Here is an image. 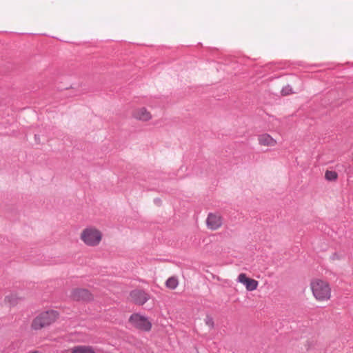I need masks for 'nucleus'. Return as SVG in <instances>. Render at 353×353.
I'll return each instance as SVG.
<instances>
[{
    "label": "nucleus",
    "mask_w": 353,
    "mask_h": 353,
    "mask_svg": "<svg viewBox=\"0 0 353 353\" xmlns=\"http://www.w3.org/2000/svg\"><path fill=\"white\" fill-rule=\"evenodd\" d=\"M59 317L60 314L57 310L50 309L42 311L33 318L30 327L34 331L41 330L56 323Z\"/></svg>",
    "instance_id": "f257e3e1"
},
{
    "label": "nucleus",
    "mask_w": 353,
    "mask_h": 353,
    "mask_svg": "<svg viewBox=\"0 0 353 353\" xmlns=\"http://www.w3.org/2000/svg\"><path fill=\"white\" fill-rule=\"evenodd\" d=\"M79 238L86 246L94 248L101 243L103 233L97 227L90 225L81 230Z\"/></svg>",
    "instance_id": "f03ea898"
},
{
    "label": "nucleus",
    "mask_w": 353,
    "mask_h": 353,
    "mask_svg": "<svg viewBox=\"0 0 353 353\" xmlns=\"http://www.w3.org/2000/svg\"><path fill=\"white\" fill-rule=\"evenodd\" d=\"M310 288L314 298L319 301H326L331 298V288L329 283L320 279H312Z\"/></svg>",
    "instance_id": "7ed1b4c3"
},
{
    "label": "nucleus",
    "mask_w": 353,
    "mask_h": 353,
    "mask_svg": "<svg viewBox=\"0 0 353 353\" xmlns=\"http://www.w3.org/2000/svg\"><path fill=\"white\" fill-rule=\"evenodd\" d=\"M128 323L135 329L148 332L152 329V322L139 313H133L128 319Z\"/></svg>",
    "instance_id": "20e7f679"
},
{
    "label": "nucleus",
    "mask_w": 353,
    "mask_h": 353,
    "mask_svg": "<svg viewBox=\"0 0 353 353\" xmlns=\"http://www.w3.org/2000/svg\"><path fill=\"white\" fill-rule=\"evenodd\" d=\"M70 299L74 301L90 303L94 301V294L88 289L75 288L70 292Z\"/></svg>",
    "instance_id": "39448f33"
},
{
    "label": "nucleus",
    "mask_w": 353,
    "mask_h": 353,
    "mask_svg": "<svg viewBox=\"0 0 353 353\" xmlns=\"http://www.w3.org/2000/svg\"><path fill=\"white\" fill-rule=\"evenodd\" d=\"M150 299V296L141 289H134L132 290L128 296L130 303L141 306Z\"/></svg>",
    "instance_id": "423d86ee"
},
{
    "label": "nucleus",
    "mask_w": 353,
    "mask_h": 353,
    "mask_svg": "<svg viewBox=\"0 0 353 353\" xmlns=\"http://www.w3.org/2000/svg\"><path fill=\"white\" fill-rule=\"evenodd\" d=\"M206 226L209 230H216L223 225V217L218 213L210 212L206 219Z\"/></svg>",
    "instance_id": "0eeeda50"
},
{
    "label": "nucleus",
    "mask_w": 353,
    "mask_h": 353,
    "mask_svg": "<svg viewBox=\"0 0 353 353\" xmlns=\"http://www.w3.org/2000/svg\"><path fill=\"white\" fill-rule=\"evenodd\" d=\"M132 117L133 119L146 122L152 118V115L145 107H139L134 108L132 112Z\"/></svg>",
    "instance_id": "6e6552de"
},
{
    "label": "nucleus",
    "mask_w": 353,
    "mask_h": 353,
    "mask_svg": "<svg viewBox=\"0 0 353 353\" xmlns=\"http://www.w3.org/2000/svg\"><path fill=\"white\" fill-rule=\"evenodd\" d=\"M237 281L243 284L248 291H254L259 285L256 280L248 277L245 273H241L238 276Z\"/></svg>",
    "instance_id": "1a4fd4ad"
},
{
    "label": "nucleus",
    "mask_w": 353,
    "mask_h": 353,
    "mask_svg": "<svg viewBox=\"0 0 353 353\" xmlns=\"http://www.w3.org/2000/svg\"><path fill=\"white\" fill-rule=\"evenodd\" d=\"M257 140L261 146L272 148L277 144L276 140L268 133L259 134L257 137Z\"/></svg>",
    "instance_id": "9d476101"
},
{
    "label": "nucleus",
    "mask_w": 353,
    "mask_h": 353,
    "mask_svg": "<svg viewBox=\"0 0 353 353\" xmlns=\"http://www.w3.org/2000/svg\"><path fill=\"white\" fill-rule=\"evenodd\" d=\"M70 353H96L95 348L91 345H76L71 347Z\"/></svg>",
    "instance_id": "9b49d317"
},
{
    "label": "nucleus",
    "mask_w": 353,
    "mask_h": 353,
    "mask_svg": "<svg viewBox=\"0 0 353 353\" xmlns=\"http://www.w3.org/2000/svg\"><path fill=\"white\" fill-rule=\"evenodd\" d=\"M21 300V296L17 293H10L5 297V302L10 306L17 305Z\"/></svg>",
    "instance_id": "f8f14e48"
},
{
    "label": "nucleus",
    "mask_w": 353,
    "mask_h": 353,
    "mask_svg": "<svg viewBox=\"0 0 353 353\" xmlns=\"http://www.w3.org/2000/svg\"><path fill=\"white\" fill-rule=\"evenodd\" d=\"M178 280L176 277H170L165 282L166 287L174 290L178 285Z\"/></svg>",
    "instance_id": "ddd939ff"
},
{
    "label": "nucleus",
    "mask_w": 353,
    "mask_h": 353,
    "mask_svg": "<svg viewBox=\"0 0 353 353\" xmlns=\"http://www.w3.org/2000/svg\"><path fill=\"white\" fill-rule=\"evenodd\" d=\"M325 178L327 181H334L338 178V174L335 171L327 170L325 173Z\"/></svg>",
    "instance_id": "4468645a"
},
{
    "label": "nucleus",
    "mask_w": 353,
    "mask_h": 353,
    "mask_svg": "<svg viewBox=\"0 0 353 353\" xmlns=\"http://www.w3.org/2000/svg\"><path fill=\"white\" fill-rule=\"evenodd\" d=\"M281 93L283 96H286L293 93V91L291 86L288 85L282 88Z\"/></svg>",
    "instance_id": "2eb2a0df"
},
{
    "label": "nucleus",
    "mask_w": 353,
    "mask_h": 353,
    "mask_svg": "<svg viewBox=\"0 0 353 353\" xmlns=\"http://www.w3.org/2000/svg\"><path fill=\"white\" fill-rule=\"evenodd\" d=\"M205 323L210 328H213L214 326L213 318L210 315L206 316V318L205 319Z\"/></svg>",
    "instance_id": "dca6fc26"
},
{
    "label": "nucleus",
    "mask_w": 353,
    "mask_h": 353,
    "mask_svg": "<svg viewBox=\"0 0 353 353\" xmlns=\"http://www.w3.org/2000/svg\"><path fill=\"white\" fill-rule=\"evenodd\" d=\"M336 258V254H334L333 259Z\"/></svg>",
    "instance_id": "f3484780"
},
{
    "label": "nucleus",
    "mask_w": 353,
    "mask_h": 353,
    "mask_svg": "<svg viewBox=\"0 0 353 353\" xmlns=\"http://www.w3.org/2000/svg\"><path fill=\"white\" fill-rule=\"evenodd\" d=\"M336 258V254H334L333 259Z\"/></svg>",
    "instance_id": "a211bd4d"
},
{
    "label": "nucleus",
    "mask_w": 353,
    "mask_h": 353,
    "mask_svg": "<svg viewBox=\"0 0 353 353\" xmlns=\"http://www.w3.org/2000/svg\"><path fill=\"white\" fill-rule=\"evenodd\" d=\"M199 353V352H198Z\"/></svg>",
    "instance_id": "6ab92c4d"
}]
</instances>
